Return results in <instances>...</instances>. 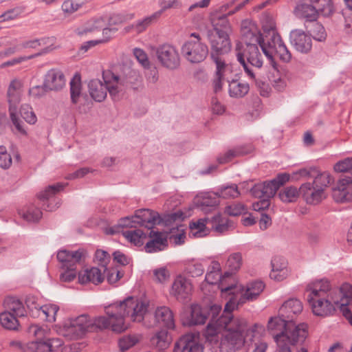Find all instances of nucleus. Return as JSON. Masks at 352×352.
Instances as JSON below:
<instances>
[{
    "label": "nucleus",
    "mask_w": 352,
    "mask_h": 352,
    "mask_svg": "<svg viewBox=\"0 0 352 352\" xmlns=\"http://www.w3.org/2000/svg\"><path fill=\"white\" fill-rule=\"evenodd\" d=\"M10 122L14 126L12 131L14 134L26 136L28 135L23 121L20 118L17 113V110L8 111Z\"/></svg>",
    "instance_id": "79ce46f5"
},
{
    "label": "nucleus",
    "mask_w": 352,
    "mask_h": 352,
    "mask_svg": "<svg viewBox=\"0 0 352 352\" xmlns=\"http://www.w3.org/2000/svg\"><path fill=\"white\" fill-rule=\"evenodd\" d=\"M221 307L215 305L210 307H202L199 305H192L190 311L182 315L181 321L185 327L204 324L210 314L213 320L218 316Z\"/></svg>",
    "instance_id": "0eeeda50"
},
{
    "label": "nucleus",
    "mask_w": 352,
    "mask_h": 352,
    "mask_svg": "<svg viewBox=\"0 0 352 352\" xmlns=\"http://www.w3.org/2000/svg\"><path fill=\"white\" fill-rule=\"evenodd\" d=\"M45 87L50 91L61 89L65 84L63 73L58 69L49 70L45 76Z\"/></svg>",
    "instance_id": "393cba45"
},
{
    "label": "nucleus",
    "mask_w": 352,
    "mask_h": 352,
    "mask_svg": "<svg viewBox=\"0 0 352 352\" xmlns=\"http://www.w3.org/2000/svg\"><path fill=\"white\" fill-rule=\"evenodd\" d=\"M118 80L115 82V87L118 88V100H120V93L124 91L125 89H131L138 90L142 85V78L135 72L133 74L120 78L116 74Z\"/></svg>",
    "instance_id": "aec40b11"
},
{
    "label": "nucleus",
    "mask_w": 352,
    "mask_h": 352,
    "mask_svg": "<svg viewBox=\"0 0 352 352\" xmlns=\"http://www.w3.org/2000/svg\"><path fill=\"white\" fill-rule=\"evenodd\" d=\"M307 300L313 313L318 316H326L335 311V307L329 299V296L309 294Z\"/></svg>",
    "instance_id": "ddd939ff"
},
{
    "label": "nucleus",
    "mask_w": 352,
    "mask_h": 352,
    "mask_svg": "<svg viewBox=\"0 0 352 352\" xmlns=\"http://www.w3.org/2000/svg\"><path fill=\"white\" fill-rule=\"evenodd\" d=\"M147 237L151 239L144 245L145 252L147 253L162 251L168 247L167 238L163 236L162 233L159 231L151 230Z\"/></svg>",
    "instance_id": "a211bd4d"
},
{
    "label": "nucleus",
    "mask_w": 352,
    "mask_h": 352,
    "mask_svg": "<svg viewBox=\"0 0 352 352\" xmlns=\"http://www.w3.org/2000/svg\"><path fill=\"white\" fill-rule=\"evenodd\" d=\"M294 11L296 16L306 19L307 21L311 22L317 20V8L311 4L298 3L296 6Z\"/></svg>",
    "instance_id": "c9c22d12"
},
{
    "label": "nucleus",
    "mask_w": 352,
    "mask_h": 352,
    "mask_svg": "<svg viewBox=\"0 0 352 352\" xmlns=\"http://www.w3.org/2000/svg\"><path fill=\"white\" fill-rule=\"evenodd\" d=\"M223 323L228 327L223 344L226 342L232 351L241 349L245 343V333L248 330L247 321L244 318L229 317L228 321Z\"/></svg>",
    "instance_id": "423d86ee"
},
{
    "label": "nucleus",
    "mask_w": 352,
    "mask_h": 352,
    "mask_svg": "<svg viewBox=\"0 0 352 352\" xmlns=\"http://www.w3.org/2000/svg\"><path fill=\"white\" fill-rule=\"evenodd\" d=\"M339 294L342 296L340 300H335L334 304L342 312L343 316L349 320L352 325V313L347 307L352 300V285L349 283H343L339 289Z\"/></svg>",
    "instance_id": "dca6fc26"
},
{
    "label": "nucleus",
    "mask_w": 352,
    "mask_h": 352,
    "mask_svg": "<svg viewBox=\"0 0 352 352\" xmlns=\"http://www.w3.org/2000/svg\"><path fill=\"white\" fill-rule=\"evenodd\" d=\"M314 180L312 182L314 185L317 186L318 188L321 187L324 190V188L327 187L333 181V179L330 174L327 172H324L322 173H316L314 174Z\"/></svg>",
    "instance_id": "864d4df0"
},
{
    "label": "nucleus",
    "mask_w": 352,
    "mask_h": 352,
    "mask_svg": "<svg viewBox=\"0 0 352 352\" xmlns=\"http://www.w3.org/2000/svg\"><path fill=\"white\" fill-rule=\"evenodd\" d=\"M316 173H317V170L315 168H300L290 175V179L294 181L299 179L300 177H314Z\"/></svg>",
    "instance_id": "e2e57ef3"
},
{
    "label": "nucleus",
    "mask_w": 352,
    "mask_h": 352,
    "mask_svg": "<svg viewBox=\"0 0 352 352\" xmlns=\"http://www.w3.org/2000/svg\"><path fill=\"white\" fill-rule=\"evenodd\" d=\"M155 55L161 65L168 69H176L180 65L179 53L176 48L171 45H159L155 49Z\"/></svg>",
    "instance_id": "9b49d317"
},
{
    "label": "nucleus",
    "mask_w": 352,
    "mask_h": 352,
    "mask_svg": "<svg viewBox=\"0 0 352 352\" xmlns=\"http://www.w3.org/2000/svg\"><path fill=\"white\" fill-rule=\"evenodd\" d=\"M190 39L184 43L182 47V53L184 57L192 63H199L204 61L210 55L207 45L201 41L198 33L193 32Z\"/></svg>",
    "instance_id": "6e6552de"
},
{
    "label": "nucleus",
    "mask_w": 352,
    "mask_h": 352,
    "mask_svg": "<svg viewBox=\"0 0 352 352\" xmlns=\"http://www.w3.org/2000/svg\"><path fill=\"white\" fill-rule=\"evenodd\" d=\"M63 336L70 340L81 338L89 331V318L87 314L66 320L60 329Z\"/></svg>",
    "instance_id": "1a4fd4ad"
},
{
    "label": "nucleus",
    "mask_w": 352,
    "mask_h": 352,
    "mask_svg": "<svg viewBox=\"0 0 352 352\" xmlns=\"http://www.w3.org/2000/svg\"><path fill=\"white\" fill-rule=\"evenodd\" d=\"M58 310V306L53 304L40 307V311H42V313L45 314L46 320L50 322L56 320V315Z\"/></svg>",
    "instance_id": "4d7b16f0"
},
{
    "label": "nucleus",
    "mask_w": 352,
    "mask_h": 352,
    "mask_svg": "<svg viewBox=\"0 0 352 352\" xmlns=\"http://www.w3.org/2000/svg\"><path fill=\"white\" fill-rule=\"evenodd\" d=\"M63 188L64 185L62 183H57L48 186L43 191L40 192L37 195V197L40 201L43 202L42 205L43 209L47 211H52L56 208H58L59 205H58V203H56L55 206H53L51 203H45V201H49L57 192L63 190Z\"/></svg>",
    "instance_id": "5701e85b"
},
{
    "label": "nucleus",
    "mask_w": 352,
    "mask_h": 352,
    "mask_svg": "<svg viewBox=\"0 0 352 352\" xmlns=\"http://www.w3.org/2000/svg\"><path fill=\"white\" fill-rule=\"evenodd\" d=\"M310 23H311V28L309 30V32L313 38L320 42L325 41L327 33L323 25L316 21H311Z\"/></svg>",
    "instance_id": "603ef678"
},
{
    "label": "nucleus",
    "mask_w": 352,
    "mask_h": 352,
    "mask_svg": "<svg viewBox=\"0 0 352 352\" xmlns=\"http://www.w3.org/2000/svg\"><path fill=\"white\" fill-rule=\"evenodd\" d=\"M289 41L294 48L302 54H308L312 48L311 36L302 30H292L289 34Z\"/></svg>",
    "instance_id": "2eb2a0df"
},
{
    "label": "nucleus",
    "mask_w": 352,
    "mask_h": 352,
    "mask_svg": "<svg viewBox=\"0 0 352 352\" xmlns=\"http://www.w3.org/2000/svg\"><path fill=\"white\" fill-rule=\"evenodd\" d=\"M155 16V14H153L151 16L145 17L144 19L134 23L133 26L135 27V32L139 34L144 32L151 25Z\"/></svg>",
    "instance_id": "774afa93"
},
{
    "label": "nucleus",
    "mask_w": 352,
    "mask_h": 352,
    "mask_svg": "<svg viewBox=\"0 0 352 352\" xmlns=\"http://www.w3.org/2000/svg\"><path fill=\"white\" fill-rule=\"evenodd\" d=\"M265 286L264 283L261 280H255L248 283L245 292L239 300V304L245 302V300H256L263 291Z\"/></svg>",
    "instance_id": "c756f323"
},
{
    "label": "nucleus",
    "mask_w": 352,
    "mask_h": 352,
    "mask_svg": "<svg viewBox=\"0 0 352 352\" xmlns=\"http://www.w3.org/2000/svg\"><path fill=\"white\" fill-rule=\"evenodd\" d=\"M210 228L219 234L228 231L230 227V221L228 218L223 217L220 213L213 216L210 219Z\"/></svg>",
    "instance_id": "ea45409f"
},
{
    "label": "nucleus",
    "mask_w": 352,
    "mask_h": 352,
    "mask_svg": "<svg viewBox=\"0 0 352 352\" xmlns=\"http://www.w3.org/2000/svg\"><path fill=\"white\" fill-rule=\"evenodd\" d=\"M21 83L17 80H13L9 85L7 97L9 103L8 111H14L18 109V104L21 100V96L19 89H21Z\"/></svg>",
    "instance_id": "7c9ffc66"
},
{
    "label": "nucleus",
    "mask_w": 352,
    "mask_h": 352,
    "mask_svg": "<svg viewBox=\"0 0 352 352\" xmlns=\"http://www.w3.org/2000/svg\"><path fill=\"white\" fill-rule=\"evenodd\" d=\"M17 318L10 312L4 311L0 314V323L6 329L16 331L19 326Z\"/></svg>",
    "instance_id": "49530a36"
},
{
    "label": "nucleus",
    "mask_w": 352,
    "mask_h": 352,
    "mask_svg": "<svg viewBox=\"0 0 352 352\" xmlns=\"http://www.w3.org/2000/svg\"><path fill=\"white\" fill-rule=\"evenodd\" d=\"M300 193L308 204L316 205L326 198L321 187L318 188L312 183L307 182L301 185Z\"/></svg>",
    "instance_id": "f3484780"
},
{
    "label": "nucleus",
    "mask_w": 352,
    "mask_h": 352,
    "mask_svg": "<svg viewBox=\"0 0 352 352\" xmlns=\"http://www.w3.org/2000/svg\"><path fill=\"white\" fill-rule=\"evenodd\" d=\"M271 265L270 278L278 281L283 280L287 274V263L285 258L280 256H275L271 261Z\"/></svg>",
    "instance_id": "c85d7f7f"
},
{
    "label": "nucleus",
    "mask_w": 352,
    "mask_h": 352,
    "mask_svg": "<svg viewBox=\"0 0 352 352\" xmlns=\"http://www.w3.org/2000/svg\"><path fill=\"white\" fill-rule=\"evenodd\" d=\"M122 234L130 243L134 244L135 246L140 247L144 245V240L147 238L148 234L143 232L138 228L133 230H127L121 231Z\"/></svg>",
    "instance_id": "4c0bfd02"
},
{
    "label": "nucleus",
    "mask_w": 352,
    "mask_h": 352,
    "mask_svg": "<svg viewBox=\"0 0 352 352\" xmlns=\"http://www.w3.org/2000/svg\"><path fill=\"white\" fill-rule=\"evenodd\" d=\"M318 4V14L320 12L324 16H329L334 12L331 0H320Z\"/></svg>",
    "instance_id": "13d9d810"
},
{
    "label": "nucleus",
    "mask_w": 352,
    "mask_h": 352,
    "mask_svg": "<svg viewBox=\"0 0 352 352\" xmlns=\"http://www.w3.org/2000/svg\"><path fill=\"white\" fill-rule=\"evenodd\" d=\"M191 290V284L182 276H178L173 283L171 294L178 300H185L188 298Z\"/></svg>",
    "instance_id": "bb28decb"
},
{
    "label": "nucleus",
    "mask_w": 352,
    "mask_h": 352,
    "mask_svg": "<svg viewBox=\"0 0 352 352\" xmlns=\"http://www.w3.org/2000/svg\"><path fill=\"white\" fill-rule=\"evenodd\" d=\"M21 116L30 124L36 123L37 118L32 108L28 104H23L20 109Z\"/></svg>",
    "instance_id": "bf43d9fd"
},
{
    "label": "nucleus",
    "mask_w": 352,
    "mask_h": 352,
    "mask_svg": "<svg viewBox=\"0 0 352 352\" xmlns=\"http://www.w3.org/2000/svg\"><path fill=\"white\" fill-rule=\"evenodd\" d=\"M265 40L258 41L260 47L269 59L270 64L277 70L278 64L274 58V55H277L280 60L284 63H289L292 59V54L283 41L280 36L274 29L269 30L267 35L265 36Z\"/></svg>",
    "instance_id": "7ed1b4c3"
},
{
    "label": "nucleus",
    "mask_w": 352,
    "mask_h": 352,
    "mask_svg": "<svg viewBox=\"0 0 352 352\" xmlns=\"http://www.w3.org/2000/svg\"><path fill=\"white\" fill-rule=\"evenodd\" d=\"M228 14H223L214 17L212 19V24L213 26V29L208 30V31H214V32H226V34H228L230 30V24L228 19Z\"/></svg>",
    "instance_id": "37998d69"
},
{
    "label": "nucleus",
    "mask_w": 352,
    "mask_h": 352,
    "mask_svg": "<svg viewBox=\"0 0 352 352\" xmlns=\"http://www.w3.org/2000/svg\"><path fill=\"white\" fill-rule=\"evenodd\" d=\"M245 206L241 203H232L225 208V213L229 216L236 217L245 211Z\"/></svg>",
    "instance_id": "680f3d73"
},
{
    "label": "nucleus",
    "mask_w": 352,
    "mask_h": 352,
    "mask_svg": "<svg viewBox=\"0 0 352 352\" xmlns=\"http://www.w3.org/2000/svg\"><path fill=\"white\" fill-rule=\"evenodd\" d=\"M348 182L345 177L339 179L336 186L333 188V197L336 202H346L351 200V193L348 189Z\"/></svg>",
    "instance_id": "473e14b6"
},
{
    "label": "nucleus",
    "mask_w": 352,
    "mask_h": 352,
    "mask_svg": "<svg viewBox=\"0 0 352 352\" xmlns=\"http://www.w3.org/2000/svg\"><path fill=\"white\" fill-rule=\"evenodd\" d=\"M159 212L142 208L135 210V214L128 216L119 219L118 227L122 228H137L145 227L148 230L153 228L154 226L158 225Z\"/></svg>",
    "instance_id": "39448f33"
},
{
    "label": "nucleus",
    "mask_w": 352,
    "mask_h": 352,
    "mask_svg": "<svg viewBox=\"0 0 352 352\" xmlns=\"http://www.w3.org/2000/svg\"><path fill=\"white\" fill-rule=\"evenodd\" d=\"M330 289L329 282L327 280L321 279L308 285V290L311 291L309 294L314 296H329L327 292Z\"/></svg>",
    "instance_id": "de8ad7c7"
},
{
    "label": "nucleus",
    "mask_w": 352,
    "mask_h": 352,
    "mask_svg": "<svg viewBox=\"0 0 352 352\" xmlns=\"http://www.w3.org/2000/svg\"><path fill=\"white\" fill-rule=\"evenodd\" d=\"M194 204L201 210L207 212L219 205V199L216 190L214 192H206L195 197Z\"/></svg>",
    "instance_id": "412c9836"
},
{
    "label": "nucleus",
    "mask_w": 352,
    "mask_h": 352,
    "mask_svg": "<svg viewBox=\"0 0 352 352\" xmlns=\"http://www.w3.org/2000/svg\"><path fill=\"white\" fill-rule=\"evenodd\" d=\"M155 322L166 329H174L175 320L173 311L166 306L159 307L155 311Z\"/></svg>",
    "instance_id": "a878e982"
},
{
    "label": "nucleus",
    "mask_w": 352,
    "mask_h": 352,
    "mask_svg": "<svg viewBox=\"0 0 352 352\" xmlns=\"http://www.w3.org/2000/svg\"><path fill=\"white\" fill-rule=\"evenodd\" d=\"M210 218L206 217L199 219L195 221H191L189 225L191 232L193 230H196L192 234L198 237L207 235L209 231V228L207 227V225L210 226Z\"/></svg>",
    "instance_id": "a19ab883"
},
{
    "label": "nucleus",
    "mask_w": 352,
    "mask_h": 352,
    "mask_svg": "<svg viewBox=\"0 0 352 352\" xmlns=\"http://www.w3.org/2000/svg\"><path fill=\"white\" fill-rule=\"evenodd\" d=\"M25 303L27 308L32 313L33 317L38 316L40 312V306L37 303V298L32 295L26 296Z\"/></svg>",
    "instance_id": "052dcab7"
},
{
    "label": "nucleus",
    "mask_w": 352,
    "mask_h": 352,
    "mask_svg": "<svg viewBox=\"0 0 352 352\" xmlns=\"http://www.w3.org/2000/svg\"><path fill=\"white\" fill-rule=\"evenodd\" d=\"M102 79L104 83L98 79L89 81L88 87L91 97L96 102H100L106 98L108 91L113 100H118V88L113 85L118 80L116 74L111 70L104 71Z\"/></svg>",
    "instance_id": "20e7f679"
},
{
    "label": "nucleus",
    "mask_w": 352,
    "mask_h": 352,
    "mask_svg": "<svg viewBox=\"0 0 352 352\" xmlns=\"http://www.w3.org/2000/svg\"><path fill=\"white\" fill-rule=\"evenodd\" d=\"M168 329L162 328L160 331H157L151 340V344L155 345L159 350L166 349L170 344L168 337Z\"/></svg>",
    "instance_id": "c03bdc74"
},
{
    "label": "nucleus",
    "mask_w": 352,
    "mask_h": 352,
    "mask_svg": "<svg viewBox=\"0 0 352 352\" xmlns=\"http://www.w3.org/2000/svg\"><path fill=\"white\" fill-rule=\"evenodd\" d=\"M334 170L338 173H343L352 177V157H347L343 160L339 161L334 165Z\"/></svg>",
    "instance_id": "5fc2aeb1"
},
{
    "label": "nucleus",
    "mask_w": 352,
    "mask_h": 352,
    "mask_svg": "<svg viewBox=\"0 0 352 352\" xmlns=\"http://www.w3.org/2000/svg\"><path fill=\"white\" fill-rule=\"evenodd\" d=\"M173 352H204V346L199 342L198 335L189 333L178 339Z\"/></svg>",
    "instance_id": "4468645a"
},
{
    "label": "nucleus",
    "mask_w": 352,
    "mask_h": 352,
    "mask_svg": "<svg viewBox=\"0 0 352 352\" xmlns=\"http://www.w3.org/2000/svg\"><path fill=\"white\" fill-rule=\"evenodd\" d=\"M300 195V188L287 186L279 192L278 197L283 202L292 203L294 202Z\"/></svg>",
    "instance_id": "09e8293b"
},
{
    "label": "nucleus",
    "mask_w": 352,
    "mask_h": 352,
    "mask_svg": "<svg viewBox=\"0 0 352 352\" xmlns=\"http://www.w3.org/2000/svg\"><path fill=\"white\" fill-rule=\"evenodd\" d=\"M262 40H265L261 34L258 35L254 33L250 30H244L242 36V41L245 44V48L243 52H241L240 44L238 43L236 47V57L238 61L243 66L245 72L248 76L254 80L256 84L258 81L256 79V71L261 69L263 65L262 55L259 52L258 45Z\"/></svg>",
    "instance_id": "f03ea898"
},
{
    "label": "nucleus",
    "mask_w": 352,
    "mask_h": 352,
    "mask_svg": "<svg viewBox=\"0 0 352 352\" xmlns=\"http://www.w3.org/2000/svg\"><path fill=\"white\" fill-rule=\"evenodd\" d=\"M292 327L294 329L291 330V326H289L286 335L283 338L289 345L294 346L297 344L300 338L305 339L307 337V326L304 324L295 326L294 323Z\"/></svg>",
    "instance_id": "f704fd0d"
},
{
    "label": "nucleus",
    "mask_w": 352,
    "mask_h": 352,
    "mask_svg": "<svg viewBox=\"0 0 352 352\" xmlns=\"http://www.w3.org/2000/svg\"><path fill=\"white\" fill-rule=\"evenodd\" d=\"M104 280L101 271L98 267H91L87 269L83 272L78 274V282L80 284H86L87 283H93L95 285L101 283Z\"/></svg>",
    "instance_id": "72a5a7b5"
},
{
    "label": "nucleus",
    "mask_w": 352,
    "mask_h": 352,
    "mask_svg": "<svg viewBox=\"0 0 352 352\" xmlns=\"http://www.w3.org/2000/svg\"><path fill=\"white\" fill-rule=\"evenodd\" d=\"M70 98L74 104L81 102L82 100L87 101L88 96L82 91V83L80 75L76 74L72 78L70 82Z\"/></svg>",
    "instance_id": "cd10ccee"
},
{
    "label": "nucleus",
    "mask_w": 352,
    "mask_h": 352,
    "mask_svg": "<svg viewBox=\"0 0 352 352\" xmlns=\"http://www.w3.org/2000/svg\"><path fill=\"white\" fill-rule=\"evenodd\" d=\"M302 311V302L296 298L286 300L280 307L278 313L281 317H285L289 322L294 324L295 316Z\"/></svg>",
    "instance_id": "4be33fe9"
},
{
    "label": "nucleus",
    "mask_w": 352,
    "mask_h": 352,
    "mask_svg": "<svg viewBox=\"0 0 352 352\" xmlns=\"http://www.w3.org/2000/svg\"><path fill=\"white\" fill-rule=\"evenodd\" d=\"M207 37L210 44V58L224 56L230 52L232 45L226 32L207 31Z\"/></svg>",
    "instance_id": "9d476101"
},
{
    "label": "nucleus",
    "mask_w": 352,
    "mask_h": 352,
    "mask_svg": "<svg viewBox=\"0 0 352 352\" xmlns=\"http://www.w3.org/2000/svg\"><path fill=\"white\" fill-rule=\"evenodd\" d=\"M290 180V175L287 173H278L272 180L265 181L262 183L264 186L263 197L270 199L276 193L281 186Z\"/></svg>",
    "instance_id": "6ab92c4d"
},
{
    "label": "nucleus",
    "mask_w": 352,
    "mask_h": 352,
    "mask_svg": "<svg viewBox=\"0 0 352 352\" xmlns=\"http://www.w3.org/2000/svg\"><path fill=\"white\" fill-rule=\"evenodd\" d=\"M216 192L219 199H234L241 194L236 184H234L219 186L216 189Z\"/></svg>",
    "instance_id": "a18cd8bd"
},
{
    "label": "nucleus",
    "mask_w": 352,
    "mask_h": 352,
    "mask_svg": "<svg viewBox=\"0 0 352 352\" xmlns=\"http://www.w3.org/2000/svg\"><path fill=\"white\" fill-rule=\"evenodd\" d=\"M229 83V95L232 98H243L250 90V85L248 83L239 82L237 80L230 79Z\"/></svg>",
    "instance_id": "58836bf2"
},
{
    "label": "nucleus",
    "mask_w": 352,
    "mask_h": 352,
    "mask_svg": "<svg viewBox=\"0 0 352 352\" xmlns=\"http://www.w3.org/2000/svg\"><path fill=\"white\" fill-rule=\"evenodd\" d=\"M184 219V214L181 210L169 213V214H164L161 216L159 214V221L160 222L158 225H164V226H170L176 221L179 220L182 221Z\"/></svg>",
    "instance_id": "8fccbe9b"
},
{
    "label": "nucleus",
    "mask_w": 352,
    "mask_h": 352,
    "mask_svg": "<svg viewBox=\"0 0 352 352\" xmlns=\"http://www.w3.org/2000/svg\"><path fill=\"white\" fill-rule=\"evenodd\" d=\"M223 56H216L210 58V59L216 66L215 76L226 78V81L230 82V79H231L230 75L233 72V67L232 64L226 61Z\"/></svg>",
    "instance_id": "2f4dec72"
},
{
    "label": "nucleus",
    "mask_w": 352,
    "mask_h": 352,
    "mask_svg": "<svg viewBox=\"0 0 352 352\" xmlns=\"http://www.w3.org/2000/svg\"><path fill=\"white\" fill-rule=\"evenodd\" d=\"M4 305L6 308V312L16 317L25 316L26 310L23 302L15 297H8L4 301Z\"/></svg>",
    "instance_id": "e433bc0d"
},
{
    "label": "nucleus",
    "mask_w": 352,
    "mask_h": 352,
    "mask_svg": "<svg viewBox=\"0 0 352 352\" xmlns=\"http://www.w3.org/2000/svg\"><path fill=\"white\" fill-rule=\"evenodd\" d=\"M82 4V0H65L62 5V10L67 13H73Z\"/></svg>",
    "instance_id": "69168bd1"
},
{
    "label": "nucleus",
    "mask_w": 352,
    "mask_h": 352,
    "mask_svg": "<svg viewBox=\"0 0 352 352\" xmlns=\"http://www.w3.org/2000/svg\"><path fill=\"white\" fill-rule=\"evenodd\" d=\"M63 272L60 274V279L63 282L70 283L73 281L76 277V266L72 267H65L62 269Z\"/></svg>",
    "instance_id": "0e129e2a"
},
{
    "label": "nucleus",
    "mask_w": 352,
    "mask_h": 352,
    "mask_svg": "<svg viewBox=\"0 0 352 352\" xmlns=\"http://www.w3.org/2000/svg\"><path fill=\"white\" fill-rule=\"evenodd\" d=\"M186 273L192 277H198L204 272V267L201 263H191L186 267Z\"/></svg>",
    "instance_id": "338daca9"
},
{
    "label": "nucleus",
    "mask_w": 352,
    "mask_h": 352,
    "mask_svg": "<svg viewBox=\"0 0 352 352\" xmlns=\"http://www.w3.org/2000/svg\"><path fill=\"white\" fill-rule=\"evenodd\" d=\"M242 265V255L239 252L232 254L228 258L226 267L232 272H237Z\"/></svg>",
    "instance_id": "6e6d98bb"
},
{
    "label": "nucleus",
    "mask_w": 352,
    "mask_h": 352,
    "mask_svg": "<svg viewBox=\"0 0 352 352\" xmlns=\"http://www.w3.org/2000/svg\"><path fill=\"white\" fill-rule=\"evenodd\" d=\"M23 218L29 222H38L42 217V212L38 208L31 206L25 211H19Z\"/></svg>",
    "instance_id": "3c124183"
},
{
    "label": "nucleus",
    "mask_w": 352,
    "mask_h": 352,
    "mask_svg": "<svg viewBox=\"0 0 352 352\" xmlns=\"http://www.w3.org/2000/svg\"><path fill=\"white\" fill-rule=\"evenodd\" d=\"M148 305L138 298L129 296L120 302H116L104 307V316L96 317L93 320L89 318V331L97 332L111 327L114 332L124 331L126 317H130L133 322H140L144 320Z\"/></svg>",
    "instance_id": "f257e3e1"
},
{
    "label": "nucleus",
    "mask_w": 352,
    "mask_h": 352,
    "mask_svg": "<svg viewBox=\"0 0 352 352\" xmlns=\"http://www.w3.org/2000/svg\"><path fill=\"white\" fill-rule=\"evenodd\" d=\"M285 317H281L278 314L277 317H272L267 324L268 331L273 335L274 341L276 342L277 346H279L280 343L287 344L284 339L287 331L289 329V326H293Z\"/></svg>",
    "instance_id": "f8f14e48"
},
{
    "label": "nucleus",
    "mask_w": 352,
    "mask_h": 352,
    "mask_svg": "<svg viewBox=\"0 0 352 352\" xmlns=\"http://www.w3.org/2000/svg\"><path fill=\"white\" fill-rule=\"evenodd\" d=\"M83 254L84 250L80 249L76 251L60 250L57 253V259L61 263V269H65V267H72L80 262Z\"/></svg>",
    "instance_id": "b1692460"
}]
</instances>
